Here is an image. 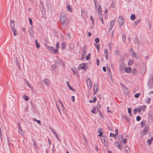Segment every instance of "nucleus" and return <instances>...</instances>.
Here are the masks:
<instances>
[{"label": "nucleus", "instance_id": "f257e3e1", "mask_svg": "<svg viewBox=\"0 0 153 153\" xmlns=\"http://www.w3.org/2000/svg\"><path fill=\"white\" fill-rule=\"evenodd\" d=\"M66 14L65 13H62L60 15L59 20L62 25H64L65 23L66 17Z\"/></svg>", "mask_w": 153, "mask_h": 153}, {"label": "nucleus", "instance_id": "f03ea898", "mask_svg": "<svg viewBox=\"0 0 153 153\" xmlns=\"http://www.w3.org/2000/svg\"><path fill=\"white\" fill-rule=\"evenodd\" d=\"M45 47L51 53L53 54H57L58 53V51H57L54 47L47 45H45Z\"/></svg>", "mask_w": 153, "mask_h": 153}, {"label": "nucleus", "instance_id": "7ed1b4c3", "mask_svg": "<svg viewBox=\"0 0 153 153\" xmlns=\"http://www.w3.org/2000/svg\"><path fill=\"white\" fill-rule=\"evenodd\" d=\"M15 22L14 21H12L10 22V25L12 30L14 36H15L16 35V30L15 29L14 23Z\"/></svg>", "mask_w": 153, "mask_h": 153}, {"label": "nucleus", "instance_id": "20e7f679", "mask_svg": "<svg viewBox=\"0 0 153 153\" xmlns=\"http://www.w3.org/2000/svg\"><path fill=\"white\" fill-rule=\"evenodd\" d=\"M126 65L124 63H122L119 66V70L121 74L124 72V69H125Z\"/></svg>", "mask_w": 153, "mask_h": 153}, {"label": "nucleus", "instance_id": "39448f33", "mask_svg": "<svg viewBox=\"0 0 153 153\" xmlns=\"http://www.w3.org/2000/svg\"><path fill=\"white\" fill-rule=\"evenodd\" d=\"M100 140L102 143L105 146H107L108 145V140L106 137L103 136L100 138Z\"/></svg>", "mask_w": 153, "mask_h": 153}, {"label": "nucleus", "instance_id": "423d86ee", "mask_svg": "<svg viewBox=\"0 0 153 153\" xmlns=\"http://www.w3.org/2000/svg\"><path fill=\"white\" fill-rule=\"evenodd\" d=\"M118 22L119 24V27H121L124 23V21H123V19L122 16H120L119 17L118 19Z\"/></svg>", "mask_w": 153, "mask_h": 153}, {"label": "nucleus", "instance_id": "0eeeda50", "mask_svg": "<svg viewBox=\"0 0 153 153\" xmlns=\"http://www.w3.org/2000/svg\"><path fill=\"white\" fill-rule=\"evenodd\" d=\"M86 64L85 63H83L80 64L78 67V69L79 70H80L81 69H82L84 70L86 69Z\"/></svg>", "mask_w": 153, "mask_h": 153}, {"label": "nucleus", "instance_id": "6e6552de", "mask_svg": "<svg viewBox=\"0 0 153 153\" xmlns=\"http://www.w3.org/2000/svg\"><path fill=\"white\" fill-rule=\"evenodd\" d=\"M33 26H31V27L29 29V32L30 34V35L32 37H33L34 36L33 34Z\"/></svg>", "mask_w": 153, "mask_h": 153}, {"label": "nucleus", "instance_id": "1a4fd4ad", "mask_svg": "<svg viewBox=\"0 0 153 153\" xmlns=\"http://www.w3.org/2000/svg\"><path fill=\"white\" fill-rule=\"evenodd\" d=\"M87 85L88 89L91 88L92 86L91 82L89 79H88L87 80Z\"/></svg>", "mask_w": 153, "mask_h": 153}, {"label": "nucleus", "instance_id": "9d476101", "mask_svg": "<svg viewBox=\"0 0 153 153\" xmlns=\"http://www.w3.org/2000/svg\"><path fill=\"white\" fill-rule=\"evenodd\" d=\"M81 12L82 17L84 18H86L87 16L86 12L84 10L82 9L81 11Z\"/></svg>", "mask_w": 153, "mask_h": 153}, {"label": "nucleus", "instance_id": "9b49d317", "mask_svg": "<svg viewBox=\"0 0 153 153\" xmlns=\"http://www.w3.org/2000/svg\"><path fill=\"white\" fill-rule=\"evenodd\" d=\"M63 61L60 59H57L56 60H55V64L56 65H58L61 64V63H62Z\"/></svg>", "mask_w": 153, "mask_h": 153}, {"label": "nucleus", "instance_id": "f8f14e48", "mask_svg": "<svg viewBox=\"0 0 153 153\" xmlns=\"http://www.w3.org/2000/svg\"><path fill=\"white\" fill-rule=\"evenodd\" d=\"M18 126H19V130H18V132L21 135H23L24 134V133L23 131H22V129L21 127V126L20 125L19 123H18Z\"/></svg>", "mask_w": 153, "mask_h": 153}, {"label": "nucleus", "instance_id": "ddd939ff", "mask_svg": "<svg viewBox=\"0 0 153 153\" xmlns=\"http://www.w3.org/2000/svg\"><path fill=\"white\" fill-rule=\"evenodd\" d=\"M104 54L105 59L108 60V53L107 49H104Z\"/></svg>", "mask_w": 153, "mask_h": 153}, {"label": "nucleus", "instance_id": "4468645a", "mask_svg": "<svg viewBox=\"0 0 153 153\" xmlns=\"http://www.w3.org/2000/svg\"><path fill=\"white\" fill-rule=\"evenodd\" d=\"M149 129V126L147 125H146L145 127V128H144L143 130V133H144V135H145L146 134V131H148Z\"/></svg>", "mask_w": 153, "mask_h": 153}, {"label": "nucleus", "instance_id": "2eb2a0df", "mask_svg": "<svg viewBox=\"0 0 153 153\" xmlns=\"http://www.w3.org/2000/svg\"><path fill=\"white\" fill-rule=\"evenodd\" d=\"M66 83L67 84L68 87V88L70 90H71L72 91H75V90H74V89L69 84V82L68 81H66Z\"/></svg>", "mask_w": 153, "mask_h": 153}, {"label": "nucleus", "instance_id": "dca6fc26", "mask_svg": "<svg viewBox=\"0 0 153 153\" xmlns=\"http://www.w3.org/2000/svg\"><path fill=\"white\" fill-rule=\"evenodd\" d=\"M125 71L127 73H130L131 71V68L127 67L125 68Z\"/></svg>", "mask_w": 153, "mask_h": 153}, {"label": "nucleus", "instance_id": "f3484780", "mask_svg": "<svg viewBox=\"0 0 153 153\" xmlns=\"http://www.w3.org/2000/svg\"><path fill=\"white\" fill-rule=\"evenodd\" d=\"M141 111V109L139 108H136L133 111V113L134 114H135L137 112H140Z\"/></svg>", "mask_w": 153, "mask_h": 153}, {"label": "nucleus", "instance_id": "a211bd4d", "mask_svg": "<svg viewBox=\"0 0 153 153\" xmlns=\"http://www.w3.org/2000/svg\"><path fill=\"white\" fill-rule=\"evenodd\" d=\"M102 128H99L98 129V132L99 133V134L98 135L99 136L101 137L102 136L103 132L102 131Z\"/></svg>", "mask_w": 153, "mask_h": 153}, {"label": "nucleus", "instance_id": "6ab92c4d", "mask_svg": "<svg viewBox=\"0 0 153 153\" xmlns=\"http://www.w3.org/2000/svg\"><path fill=\"white\" fill-rule=\"evenodd\" d=\"M66 46V44L65 42H63L61 45V48L63 50H64Z\"/></svg>", "mask_w": 153, "mask_h": 153}, {"label": "nucleus", "instance_id": "aec40b11", "mask_svg": "<svg viewBox=\"0 0 153 153\" xmlns=\"http://www.w3.org/2000/svg\"><path fill=\"white\" fill-rule=\"evenodd\" d=\"M15 62L17 66L20 68V65L19 63V62L18 59V58L17 57H16L15 58Z\"/></svg>", "mask_w": 153, "mask_h": 153}, {"label": "nucleus", "instance_id": "412c9836", "mask_svg": "<svg viewBox=\"0 0 153 153\" xmlns=\"http://www.w3.org/2000/svg\"><path fill=\"white\" fill-rule=\"evenodd\" d=\"M86 55V52L85 51H83L81 55V59H83L85 58Z\"/></svg>", "mask_w": 153, "mask_h": 153}, {"label": "nucleus", "instance_id": "4be33fe9", "mask_svg": "<svg viewBox=\"0 0 153 153\" xmlns=\"http://www.w3.org/2000/svg\"><path fill=\"white\" fill-rule=\"evenodd\" d=\"M97 102L98 104L97 105V111H100V109L101 107V105L99 103V101H98Z\"/></svg>", "mask_w": 153, "mask_h": 153}, {"label": "nucleus", "instance_id": "5701e85b", "mask_svg": "<svg viewBox=\"0 0 153 153\" xmlns=\"http://www.w3.org/2000/svg\"><path fill=\"white\" fill-rule=\"evenodd\" d=\"M134 63V60L133 59H129L128 60V66H131Z\"/></svg>", "mask_w": 153, "mask_h": 153}, {"label": "nucleus", "instance_id": "b1692460", "mask_svg": "<svg viewBox=\"0 0 153 153\" xmlns=\"http://www.w3.org/2000/svg\"><path fill=\"white\" fill-rule=\"evenodd\" d=\"M115 146L117 147L119 149H122V146H120L118 142H115Z\"/></svg>", "mask_w": 153, "mask_h": 153}, {"label": "nucleus", "instance_id": "393cba45", "mask_svg": "<svg viewBox=\"0 0 153 153\" xmlns=\"http://www.w3.org/2000/svg\"><path fill=\"white\" fill-rule=\"evenodd\" d=\"M131 72L133 75H135L137 73V71L135 68H133Z\"/></svg>", "mask_w": 153, "mask_h": 153}, {"label": "nucleus", "instance_id": "a878e982", "mask_svg": "<svg viewBox=\"0 0 153 153\" xmlns=\"http://www.w3.org/2000/svg\"><path fill=\"white\" fill-rule=\"evenodd\" d=\"M153 140V137H152L150 139H148L147 141V143L149 145H150L151 143V142Z\"/></svg>", "mask_w": 153, "mask_h": 153}, {"label": "nucleus", "instance_id": "bb28decb", "mask_svg": "<svg viewBox=\"0 0 153 153\" xmlns=\"http://www.w3.org/2000/svg\"><path fill=\"white\" fill-rule=\"evenodd\" d=\"M98 11L99 14L102 13V8H101V6L100 5H98Z\"/></svg>", "mask_w": 153, "mask_h": 153}, {"label": "nucleus", "instance_id": "cd10ccee", "mask_svg": "<svg viewBox=\"0 0 153 153\" xmlns=\"http://www.w3.org/2000/svg\"><path fill=\"white\" fill-rule=\"evenodd\" d=\"M99 17L100 18V19L102 21V23L103 24H104V21H103V17H102V13L99 14Z\"/></svg>", "mask_w": 153, "mask_h": 153}, {"label": "nucleus", "instance_id": "c85d7f7f", "mask_svg": "<svg viewBox=\"0 0 153 153\" xmlns=\"http://www.w3.org/2000/svg\"><path fill=\"white\" fill-rule=\"evenodd\" d=\"M67 10L69 11L70 12L72 11V10L71 8V7L70 5H68L67 6Z\"/></svg>", "mask_w": 153, "mask_h": 153}, {"label": "nucleus", "instance_id": "c756f323", "mask_svg": "<svg viewBox=\"0 0 153 153\" xmlns=\"http://www.w3.org/2000/svg\"><path fill=\"white\" fill-rule=\"evenodd\" d=\"M125 57L123 56H122L120 57L119 60V62H124L125 60Z\"/></svg>", "mask_w": 153, "mask_h": 153}, {"label": "nucleus", "instance_id": "7c9ffc66", "mask_svg": "<svg viewBox=\"0 0 153 153\" xmlns=\"http://www.w3.org/2000/svg\"><path fill=\"white\" fill-rule=\"evenodd\" d=\"M91 112L94 114H96L97 113V112L96 110V108L95 107H93L91 111Z\"/></svg>", "mask_w": 153, "mask_h": 153}, {"label": "nucleus", "instance_id": "2f4dec72", "mask_svg": "<svg viewBox=\"0 0 153 153\" xmlns=\"http://www.w3.org/2000/svg\"><path fill=\"white\" fill-rule=\"evenodd\" d=\"M133 55H134V57L137 59H139V56L138 54L137 53H136L134 52H133Z\"/></svg>", "mask_w": 153, "mask_h": 153}, {"label": "nucleus", "instance_id": "473e14b6", "mask_svg": "<svg viewBox=\"0 0 153 153\" xmlns=\"http://www.w3.org/2000/svg\"><path fill=\"white\" fill-rule=\"evenodd\" d=\"M24 82H25L27 85L29 87H30V83L26 79H24Z\"/></svg>", "mask_w": 153, "mask_h": 153}, {"label": "nucleus", "instance_id": "72a5a7b5", "mask_svg": "<svg viewBox=\"0 0 153 153\" xmlns=\"http://www.w3.org/2000/svg\"><path fill=\"white\" fill-rule=\"evenodd\" d=\"M131 109V108H128V114H129V115L131 117L132 116Z\"/></svg>", "mask_w": 153, "mask_h": 153}, {"label": "nucleus", "instance_id": "f704fd0d", "mask_svg": "<svg viewBox=\"0 0 153 153\" xmlns=\"http://www.w3.org/2000/svg\"><path fill=\"white\" fill-rule=\"evenodd\" d=\"M114 23H115V21L114 20H112L110 23V27H113L114 24Z\"/></svg>", "mask_w": 153, "mask_h": 153}, {"label": "nucleus", "instance_id": "c9c22d12", "mask_svg": "<svg viewBox=\"0 0 153 153\" xmlns=\"http://www.w3.org/2000/svg\"><path fill=\"white\" fill-rule=\"evenodd\" d=\"M96 88V92H97L98 91V85L97 83H96V84L95 83H94V90H95V88Z\"/></svg>", "mask_w": 153, "mask_h": 153}, {"label": "nucleus", "instance_id": "e433bc0d", "mask_svg": "<svg viewBox=\"0 0 153 153\" xmlns=\"http://www.w3.org/2000/svg\"><path fill=\"white\" fill-rule=\"evenodd\" d=\"M140 19L137 20L134 22V23L133 24L134 25L136 26L138 24V23L140 22Z\"/></svg>", "mask_w": 153, "mask_h": 153}, {"label": "nucleus", "instance_id": "4c0bfd02", "mask_svg": "<svg viewBox=\"0 0 153 153\" xmlns=\"http://www.w3.org/2000/svg\"><path fill=\"white\" fill-rule=\"evenodd\" d=\"M23 98L25 101H27L29 100L28 97L26 95H24L23 97Z\"/></svg>", "mask_w": 153, "mask_h": 153}, {"label": "nucleus", "instance_id": "58836bf2", "mask_svg": "<svg viewBox=\"0 0 153 153\" xmlns=\"http://www.w3.org/2000/svg\"><path fill=\"white\" fill-rule=\"evenodd\" d=\"M131 19L132 20H134L135 19V16L134 14H132L131 16Z\"/></svg>", "mask_w": 153, "mask_h": 153}, {"label": "nucleus", "instance_id": "ea45409f", "mask_svg": "<svg viewBox=\"0 0 153 153\" xmlns=\"http://www.w3.org/2000/svg\"><path fill=\"white\" fill-rule=\"evenodd\" d=\"M56 48L55 49H56L57 51H58V50L59 48V44L58 42H57L56 44Z\"/></svg>", "mask_w": 153, "mask_h": 153}, {"label": "nucleus", "instance_id": "a19ab883", "mask_svg": "<svg viewBox=\"0 0 153 153\" xmlns=\"http://www.w3.org/2000/svg\"><path fill=\"white\" fill-rule=\"evenodd\" d=\"M110 136L111 137H114L115 138H116V135H115L113 133H110Z\"/></svg>", "mask_w": 153, "mask_h": 153}, {"label": "nucleus", "instance_id": "79ce46f5", "mask_svg": "<svg viewBox=\"0 0 153 153\" xmlns=\"http://www.w3.org/2000/svg\"><path fill=\"white\" fill-rule=\"evenodd\" d=\"M51 150L52 153H54L56 151L54 145V144L53 145V147L51 149Z\"/></svg>", "mask_w": 153, "mask_h": 153}, {"label": "nucleus", "instance_id": "37998d69", "mask_svg": "<svg viewBox=\"0 0 153 153\" xmlns=\"http://www.w3.org/2000/svg\"><path fill=\"white\" fill-rule=\"evenodd\" d=\"M33 120L35 121L39 125H41V122L40 120H37L36 118H34Z\"/></svg>", "mask_w": 153, "mask_h": 153}, {"label": "nucleus", "instance_id": "c03bdc74", "mask_svg": "<svg viewBox=\"0 0 153 153\" xmlns=\"http://www.w3.org/2000/svg\"><path fill=\"white\" fill-rule=\"evenodd\" d=\"M140 95V93H137L134 95V97L136 98H138L139 97V96Z\"/></svg>", "mask_w": 153, "mask_h": 153}, {"label": "nucleus", "instance_id": "a18cd8bd", "mask_svg": "<svg viewBox=\"0 0 153 153\" xmlns=\"http://www.w3.org/2000/svg\"><path fill=\"white\" fill-rule=\"evenodd\" d=\"M2 135L1 132V128H0V138L1 141L2 140Z\"/></svg>", "mask_w": 153, "mask_h": 153}, {"label": "nucleus", "instance_id": "49530a36", "mask_svg": "<svg viewBox=\"0 0 153 153\" xmlns=\"http://www.w3.org/2000/svg\"><path fill=\"white\" fill-rule=\"evenodd\" d=\"M95 42H96V43H98L100 41L99 39L97 37L95 39Z\"/></svg>", "mask_w": 153, "mask_h": 153}, {"label": "nucleus", "instance_id": "de8ad7c7", "mask_svg": "<svg viewBox=\"0 0 153 153\" xmlns=\"http://www.w3.org/2000/svg\"><path fill=\"white\" fill-rule=\"evenodd\" d=\"M56 68V66L55 65H52L51 66V69L53 71H54Z\"/></svg>", "mask_w": 153, "mask_h": 153}, {"label": "nucleus", "instance_id": "09e8293b", "mask_svg": "<svg viewBox=\"0 0 153 153\" xmlns=\"http://www.w3.org/2000/svg\"><path fill=\"white\" fill-rule=\"evenodd\" d=\"M91 55L90 53L88 54L87 55V56L86 58V60H88L90 59L89 56Z\"/></svg>", "mask_w": 153, "mask_h": 153}, {"label": "nucleus", "instance_id": "8fccbe9b", "mask_svg": "<svg viewBox=\"0 0 153 153\" xmlns=\"http://www.w3.org/2000/svg\"><path fill=\"white\" fill-rule=\"evenodd\" d=\"M134 42L136 43H137L138 44V45H139L138 39V38L137 37H136L135 38Z\"/></svg>", "mask_w": 153, "mask_h": 153}, {"label": "nucleus", "instance_id": "3c124183", "mask_svg": "<svg viewBox=\"0 0 153 153\" xmlns=\"http://www.w3.org/2000/svg\"><path fill=\"white\" fill-rule=\"evenodd\" d=\"M96 48L98 51H99L100 50V45L99 44H97L96 45Z\"/></svg>", "mask_w": 153, "mask_h": 153}, {"label": "nucleus", "instance_id": "603ef678", "mask_svg": "<svg viewBox=\"0 0 153 153\" xmlns=\"http://www.w3.org/2000/svg\"><path fill=\"white\" fill-rule=\"evenodd\" d=\"M29 21L30 24V25H33V22H32V21L31 19L30 18H29Z\"/></svg>", "mask_w": 153, "mask_h": 153}, {"label": "nucleus", "instance_id": "864d4df0", "mask_svg": "<svg viewBox=\"0 0 153 153\" xmlns=\"http://www.w3.org/2000/svg\"><path fill=\"white\" fill-rule=\"evenodd\" d=\"M141 120V117H140L139 116H138L136 117V120L137 121H139Z\"/></svg>", "mask_w": 153, "mask_h": 153}, {"label": "nucleus", "instance_id": "5fc2aeb1", "mask_svg": "<svg viewBox=\"0 0 153 153\" xmlns=\"http://www.w3.org/2000/svg\"><path fill=\"white\" fill-rule=\"evenodd\" d=\"M115 7V5L113 2L111 4L110 6V8H113Z\"/></svg>", "mask_w": 153, "mask_h": 153}, {"label": "nucleus", "instance_id": "6e6d98bb", "mask_svg": "<svg viewBox=\"0 0 153 153\" xmlns=\"http://www.w3.org/2000/svg\"><path fill=\"white\" fill-rule=\"evenodd\" d=\"M151 101V99L149 98H148V99L147 101L146 102L147 104H149L150 103Z\"/></svg>", "mask_w": 153, "mask_h": 153}, {"label": "nucleus", "instance_id": "4d7b16f0", "mask_svg": "<svg viewBox=\"0 0 153 153\" xmlns=\"http://www.w3.org/2000/svg\"><path fill=\"white\" fill-rule=\"evenodd\" d=\"M90 19L91 20V21H92V24H94V19H93L92 16H90Z\"/></svg>", "mask_w": 153, "mask_h": 153}, {"label": "nucleus", "instance_id": "13d9d810", "mask_svg": "<svg viewBox=\"0 0 153 153\" xmlns=\"http://www.w3.org/2000/svg\"><path fill=\"white\" fill-rule=\"evenodd\" d=\"M40 7H41L42 11H43V10L44 9V6L43 4H40Z\"/></svg>", "mask_w": 153, "mask_h": 153}, {"label": "nucleus", "instance_id": "bf43d9fd", "mask_svg": "<svg viewBox=\"0 0 153 153\" xmlns=\"http://www.w3.org/2000/svg\"><path fill=\"white\" fill-rule=\"evenodd\" d=\"M98 111L99 112V114H100V117H101L102 118H103V114H102V112H101V111Z\"/></svg>", "mask_w": 153, "mask_h": 153}, {"label": "nucleus", "instance_id": "052dcab7", "mask_svg": "<svg viewBox=\"0 0 153 153\" xmlns=\"http://www.w3.org/2000/svg\"><path fill=\"white\" fill-rule=\"evenodd\" d=\"M140 123L141 124L142 126H143V125H145L146 124V121L144 120L142 121Z\"/></svg>", "mask_w": 153, "mask_h": 153}, {"label": "nucleus", "instance_id": "680f3d73", "mask_svg": "<svg viewBox=\"0 0 153 153\" xmlns=\"http://www.w3.org/2000/svg\"><path fill=\"white\" fill-rule=\"evenodd\" d=\"M7 144L9 146L10 145V140L9 139V138L8 137L7 138Z\"/></svg>", "mask_w": 153, "mask_h": 153}, {"label": "nucleus", "instance_id": "e2e57ef3", "mask_svg": "<svg viewBox=\"0 0 153 153\" xmlns=\"http://www.w3.org/2000/svg\"><path fill=\"white\" fill-rule=\"evenodd\" d=\"M71 99H72V101L73 102H74L75 101V97L74 96H72V97H71Z\"/></svg>", "mask_w": 153, "mask_h": 153}, {"label": "nucleus", "instance_id": "0e129e2a", "mask_svg": "<svg viewBox=\"0 0 153 153\" xmlns=\"http://www.w3.org/2000/svg\"><path fill=\"white\" fill-rule=\"evenodd\" d=\"M126 36L125 34L124 33H123L122 36V39H126Z\"/></svg>", "mask_w": 153, "mask_h": 153}, {"label": "nucleus", "instance_id": "69168bd1", "mask_svg": "<svg viewBox=\"0 0 153 153\" xmlns=\"http://www.w3.org/2000/svg\"><path fill=\"white\" fill-rule=\"evenodd\" d=\"M97 65L99 66L100 64V60L98 59H97Z\"/></svg>", "mask_w": 153, "mask_h": 153}, {"label": "nucleus", "instance_id": "338daca9", "mask_svg": "<svg viewBox=\"0 0 153 153\" xmlns=\"http://www.w3.org/2000/svg\"><path fill=\"white\" fill-rule=\"evenodd\" d=\"M123 143H127V139L126 138H124V139H123Z\"/></svg>", "mask_w": 153, "mask_h": 153}, {"label": "nucleus", "instance_id": "774afa93", "mask_svg": "<svg viewBox=\"0 0 153 153\" xmlns=\"http://www.w3.org/2000/svg\"><path fill=\"white\" fill-rule=\"evenodd\" d=\"M123 88V89H124V91H125L127 93V91H128V89L127 88L125 87L124 88Z\"/></svg>", "mask_w": 153, "mask_h": 153}]
</instances>
